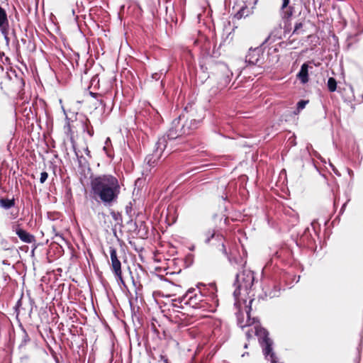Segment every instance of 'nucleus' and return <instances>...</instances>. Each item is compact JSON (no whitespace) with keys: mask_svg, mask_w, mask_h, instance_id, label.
<instances>
[{"mask_svg":"<svg viewBox=\"0 0 363 363\" xmlns=\"http://www.w3.org/2000/svg\"><path fill=\"white\" fill-rule=\"evenodd\" d=\"M90 188L93 198L106 206L116 203L121 191L118 179L111 174L91 177Z\"/></svg>","mask_w":363,"mask_h":363,"instance_id":"1","label":"nucleus"},{"mask_svg":"<svg viewBox=\"0 0 363 363\" xmlns=\"http://www.w3.org/2000/svg\"><path fill=\"white\" fill-rule=\"evenodd\" d=\"M201 69L214 78L217 84V88L223 89L230 82L233 76L232 72L228 65L223 62L217 61L211 55H205L200 60Z\"/></svg>","mask_w":363,"mask_h":363,"instance_id":"2","label":"nucleus"},{"mask_svg":"<svg viewBox=\"0 0 363 363\" xmlns=\"http://www.w3.org/2000/svg\"><path fill=\"white\" fill-rule=\"evenodd\" d=\"M212 290L209 294H207L206 288H203L202 290L190 289L181 297L180 302L194 308L213 311L218 300L214 292L215 288L212 287Z\"/></svg>","mask_w":363,"mask_h":363,"instance_id":"3","label":"nucleus"},{"mask_svg":"<svg viewBox=\"0 0 363 363\" xmlns=\"http://www.w3.org/2000/svg\"><path fill=\"white\" fill-rule=\"evenodd\" d=\"M250 332L255 333L257 337L259 342L260 343L263 353L266 356V357H269V360L271 363H278L277 358L275 356V354L272 352V340L269 337V333L264 328L255 326L254 329H251L248 330L246 335L248 337H250Z\"/></svg>","mask_w":363,"mask_h":363,"instance_id":"4","label":"nucleus"},{"mask_svg":"<svg viewBox=\"0 0 363 363\" xmlns=\"http://www.w3.org/2000/svg\"><path fill=\"white\" fill-rule=\"evenodd\" d=\"M240 259V266L242 271L236 274L235 281V286L238 290L245 289V291L250 289L253 285L255 277L253 272L245 268L246 262Z\"/></svg>","mask_w":363,"mask_h":363,"instance_id":"5","label":"nucleus"},{"mask_svg":"<svg viewBox=\"0 0 363 363\" xmlns=\"http://www.w3.org/2000/svg\"><path fill=\"white\" fill-rule=\"evenodd\" d=\"M204 242L215 247L217 251L225 256H228L227 250L225 245V238L220 234H216L215 230H209L205 234Z\"/></svg>","mask_w":363,"mask_h":363,"instance_id":"6","label":"nucleus"},{"mask_svg":"<svg viewBox=\"0 0 363 363\" xmlns=\"http://www.w3.org/2000/svg\"><path fill=\"white\" fill-rule=\"evenodd\" d=\"M182 119H184V113H182L178 118L172 121L171 126L167 132V137L169 140H174L184 136V134H183L184 125Z\"/></svg>","mask_w":363,"mask_h":363,"instance_id":"7","label":"nucleus"},{"mask_svg":"<svg viewBox=\"0 0 363 363\" xmlns=\"http://www.w3.org/2000/svg\"><path fill=\"white\" fill-rule=\"evenodd\" d=\"M109 253L111 257V266L112 271L117 280L119 281L122 284L125 285V282L122 276L121 262L118 256L116 249L112 246L110 247Z\"/></svg>","mask_w":363,"mask_h":363,"instance_id":"8","label":"nucleus"},{"mask_svg":"<svg viewBox=\"0 0 363 363\" xmlns=\"http://www.w3.org/2000/svg\"><path fill=\"white\" fill-rule=\"evenodd\" d=\"M9 21L6 11L0 6V31L7 44L9 43Z\"/></svg>","mask_w":363,"mask_h":363,"instance_id":"9","label":"nucleus"},{"mask_svg":"<svg viewBox=\"0 0 363 363\" xmlns=\"http://www.w3.org/2000/svg\"><path fill=\"white\" fill-rule=\"evenodd\" d=\"M263 54L259 48L250 49L245 57V62L252 65H259L262 63Z\"/></svg>","mask_w":363,"mask_h":363,"instance_id":"10","label":"nucleus"},{"mask_svg":"<svg viewBox=\"0 0 363 363\" xmlns=\"http://www.w3.org/2000/svg\"><path fill=\"white\" fill-rule=\"evenodd\" d=\"M184 113V119H182L184 128H183V134L184 135H189L191 134L199 126V121L196 120L187 114V113Z\"/></svg>","mask_w":363,"mask_h":363,"instance_id":"11","label":"nucleus"},{"mask_svg":"<svg viewBox=\"0 0 363 363\" xmlns=\"http://www.w3.org/2000/svg\"><path fill=\"white\" fill-rule=\"evenodd\" d=\"M13 230L22 242L30 244L35 241V236L21 228L19 225L13 226Z\"/></svg>","mask_w":363,"mask_h":363,"instance_id":"12","label":"nucleus"},{"mask_svg":"<svg viewBox=\"0 0 363 363\" xmlns=\"http://www.w3.org/2000/svg\"><path fill=\"white\" fill-rule=\"evenodd\" d=\"M281 29H282L281 24L279 23L271 31L268 38L265 40V43L269 42L271 43L276 41L277 40L281 39V38H282Z\"/></svg>","mask_w":363,"mask_h":363,"instance_id":"13","label":"nucleus"},{"mask_svg":"<svg viewBox=\"0 0 363 363\" xmlns=\"http://www.w3.org/2000/svg\"><path fill=\"white\" fill-rule=\"evenodd\" d=\"M296 77L303 84L308 82V65L307 63H303L301 65V69L298 72Z\"/></svg>","mask_w":363,"mask_h":363,"instance_id":"14","label":"nucleus"},{"mask_svg":"<svg viewBox=\"0 0 363 363\" xmlns=\"http://www.w3.org/2000/svg\"><path fill=\"white\" fill-rule=\"evenodd\" d=\"M167 146V140L164 138H160L156 143V149L154 152V155L159 157L162 152L165 150Z\"/></svg>","mask_w":363,"mask_h":363,"instance_id":"15","label":"nucleus"},{"mask_svg":"<svg viewBox=\"0 0 363 363\" xmlns=\"http://www.w3.org/2000/svg\"><path fill=\"white\" fill-rule=\"evenodd\" d=\"M15 206L14 198H0V206L4 209H10Z\"/></svg>","mask_w":363,"mask_h":363,"instance_id":"16","label":"nucleus"},{"mask_svg":"<svg viewBox=\"0 0 363 363\" xmlns=\"http://www.w3.org/2000/svg\"><path fill=\"white\" fill-rule=\"evenodd\" d=\"M289 0H283L282 9L286 8V10L284 12L283 18L289 21L293 15L294 9L291 6L288 7Z\"/></svg>","mask_w":363,"mask_h":363,"instance_id":"17","label":"nucleus"},{"mask_svg":"<svg viewBox=\"0 0 363 363\" xmlns=\"http://www.w3.org/2000/svg\"><path fill=\"white\" fill-rule=\"evenodd\" d=\"M328 89L330 92H334L337 89V82L333 77H330L327 83Z\"/></svg>","mask_w":363,"mask_h":363,"instance_id":"18","label":"nucleus"},{"mask_svg":"<svg viewBox=\"0 0 363 363\" xmlns=\"http://www.w3.org/2000/svg\"><path fill=\"white\" fill-rule=\"evenodd\" d=\"M308 100H301L297 104L296 110L294 111V114H298L300 111L303 109L306 104H308Z\"/></svg>","mask_w":363,"mask_h":363,"instance_id":"19","label":"nucleus"},{"mask_svg":"<svg viewBox=\"0 0 363 363\" xmlns=\"http://www.w3.org/2000/svg\"><path fill=\"white\" fill-rule=\"evenodd\" d=\"M84 130H86L87 133L90 136H93L94 133V128H93L92 125H91V123H90V121H89V120L88 118L85 119Z\"/></svg>","mask_w":363,"mask_h":363,"instance_id":"20","label":"nucleus"},{"mask_svg":"<svg viewBox=\"0 0 363 363\" xmlns=\"http://www.w3.org/2000/svg\"><path fill=\"white\" fill-rule=\"evenodd\" d=\"M246 9V7H242L240 11L237 12V13L235 15V17L237 19H240L244 16L245 11Z\"/></svg>","mask_w":363,"mask_h":363,"instance_id":"21","label":"nucleus"},{"mask_svg":"<svg viewBox=\"0 0 363 363\" xmlns=\"http://www.w3.org/2000/svg\"><path fill=\"white\" fill-rule=\"evenodd\" d=\"M303 27V23L301 22L296 23L294 26V29L293 31V34H298L299 30Z\"/></svg>","mask_w":363,"mask_h":363,"instance_id":"22","label":"nucleus"},{"mask_svg":"<svg viewBox=\"0 0 363 363\" xmlns=\"http://www.w3.org/2000/svg\"><path fill=\"white\" fill-rule=\"evenodd\" d=\"M111 215L112 216L113 219H115L116 220H118L119 219L121 220H122L121 219V215L118 212H116V211H113L111 212Z\"/></svg>","mask_w":363,"mask_h":363,"instance_id":"23","label":"nucleus"},{"mask_svg":"<svg viewBox=\"0 0 363 363\" xmlns=\"http://www.w3.org/2000/svg\"><path fill=\"white\" fill-rule=\"evenodd\" d=\"M48 177V174L46 172H43L40 174V182L41 184L44 183Z\"/></svg>","mask_w":363,"mask_h":363,"instance_id":"24","label":"nucleus"},{"mask_svg":"<svg viewBox=\"0 0 363 363\" xmlns=\"http://www.w3.org/2000/svg\"><path fill=\"white\" fill-rule=\"evenodd\" d=\"M257 1L258 0H245V3L252 8H254L256 6Z\"/></svg>","mask_w":363,"mask_h":363,"instance_id":"25","label":"nucleus"},{"mask_svg":"<svg viewBox=\"0 0 363 363\" xmlns=\"http://www.w3.org/2000/svg\"><path fill=\"white\" fill-rule=\"evenodd\" d=\"M295 41L294 39L291 40L290 38L286 40V41H283L281 43H280V45L281 46H283L284 45L285 47L288 46V45H291L294 43V42Z\"/></svg>","mask_w":363,"mask_h":363,"instance_id":"26","label":"nucleus"},{"mask_svg":"<svg viewBox=\"0 0 363 363\" xmlns=\"http://www.w3.org/2000/svg\"><path fill=\"white\" fill-rule=\"evenodd\" d=\"M160 358H161L162 360H163L164 363H169V359H168V358L166 356L161 354L160 355Z\"/></svg>","mask_w":363,"mask_h":363,"instance_id":"27","label":"nucleus"},{"mask_svg":"<svg viewBox=\"0 0 363 363\" xmlns=\"http://www.w3.org/2000/svg\"><path fill=\"white\" fill-rule=\"evenodd\" d=\"M133 284L136 288L142 287V284L140 282H135L134 280H133Z\"/></svg>","mask_w":363,"mask_h":363,"instance_id":"28","label":"nucleus"},{"mask_svg":"<svg viewBox=\"0 0 363 363\" xmlns=\"http://www.w3.org/2000/svg\"><path fill=\"white\" fill-rule=\"evenodd\" d=\"M96 80H97V82H99V79H98V77H97V76H95V77H94L92 78V79H91V84H94V82Z\"/></svg>","mask_w":363,"mask_h":363,"instance_id":"29","label":"nucleus"},{"mask_svg":"<svg viewBox=\"0 0 363 363\" xmlns=\"http://www.w3.org/2000/svg\"><path fill=\"white\" fill-rule=\"evenodd\" d=\"M104 150L106 152V154L109 157H111L112 156L107 152V148L106 147H104Z\"/></svg>","mask_w":363,"mask_h":363,"instance_id":"30","label":"nucleus"},{"mask_svg":"<svg viewBox=\"0 0 363 363\" xmlns=\"http://www.w3.org/2000/svg\"><path fill=\"white\" fill-rule=\"evenodd\" d=\"M86 153L89 157H91V155H90V151L89 150L88 147L86 149Z\"/></svg>","mask_w":363,"mask_h":363,"instance_id":"31","label":"nucleus"},{"mask_svg":"<svg viewBox=\"0 0 363 363\" xmlns=\"http://www.w3.org/2000/svg\"><path fill=\"white\" fill-rule=\"evenodd\" d=\"M5 60H6V62H9V60H9V58L8 57H6L5 58Z\"/></svg>","mask_w":363,"mask_h":363,"instance_id":"32","label":"nucleus"},{"mask_svg":"<svg viewBox=\"0 0 363 363\" xmlns=\"http://www.w3.org/2000/svg\"><path fill=\"white\" fill-rule=\"evenodd\" d=\"M91 94L92 96H95L96 94H94L93 92H91Z\"/></svg>","mask_w":363,"mask_h":363,"instance_id":"33","label":"nucleus"},{"mask_svg":"<svg viewBox=\"0 0 363 363\" xmlns=\"http://www.w3.org/2000/svg\"><path fill=\"white\" fill-rule=\"evenodd\" d=\"M274 52H277V48H274Z\"/></svg>","mask_w":363,"mask_h":363,"instance_id":"34","label":"nucleus"},{"mask_svg":"<svg viewBox=\"0 0 363 363\" xmlns=\"http://www.w3.org/2000/svg\"><path fill=\"white\" fill-rule=\"evenodd\" d=\"M67 125H68V128L69 129L70 128H69V122L67 123Z\"/></svg>","mask_w":363,"mask_h":363,"instance_id":"35","label":"nucleus"}]
</instances>
